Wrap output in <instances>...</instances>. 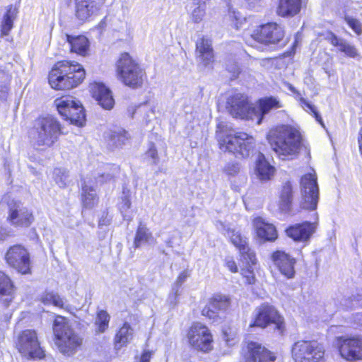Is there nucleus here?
Returning a JSON list of instances; mask_svg holds the SVG:
<instances>
[{"instance_id": "nucleus-3", "label": "nucleus", "mask_w": 362, "mask_h": 362, "mask_svg": "<svg viewBox=\"0 0 362 362\" xmlns=\"http://www.w3.org/2000/svg\"><path fill=\"white\" fill-rule=\"evenodd\" d=\"M61 134L59 122L52 116H47L39 117L35 121L29 136L34 147L45 149L52 146Z\"/></svg>"}, {"instance_id": "nucleus-7", "label": "nucleus", "mask_w": 362, "mask_h": 362, "mask_svg": "<svg viewBox=\"0 0 362 362\" xmlns=\"http://www.w3.org/2000/svg\"><path fill=\"white\" fill-rule=\"evenodd\" d=\"M54 104L59 115L64 119L78 127H83L85 124L86 115L79 100L67 95L56 99Z\"/></svg>"}, {"instance_id": "nucleus-17", "label": "nucleus", "mask_w": 362, "mask_h": 362, "mask_svg": "<svg viewBox=\"0 0 362 362\" xmlns=\"http://www.w3.org/2000/svg\"><path fill=\"white\" fill-rule=\"evenodd\" d=\"M230 306V299L223 295H215L209 301L208 304L202 311V315L212 320L213 322H218Z\"/></svg>"}, {"instance_id": "nucleus-5", "label": "nucleus", "mask_w": 362, "mask_h": 362, "mask_svg": "<svg viewBox=\"0 0 362 362\" xmlns=\"http://www.w3.org/2000/svg\"><path fill=\"white\" fill-rule=\"evenodd\" d=\"M53 332L56 344L60 352L68 356L74 354L83 342V339L71 328L68 320L57 316L54 321Z\"/></svg>"}, {"instance_id": "nucleus-50", "label": "nucleus", "mask_w": 362, "mask_h": 362, "mask_svg": "<svg viewBox=\"0 0 362 362\" xmlns=\"http://www.w3.org/2000/svg\"><path fill=\"white\" fill-rule=\"evenodd\" d=\"M241 273H242V275L244 276V278H245L246 282L248 284H255V277L253 270L251 269V267H248V268L246 269H243Z\"/></svg>"}, {"instance_id": "nucleus-57", "label": "nucleus", "mask_w": 362, "mask_h": 362, "mask_svg": "<svg viewBox=\"0 0 362 362\" xmlns=\"http://www.w3.org/2000/svg\"><path fill=\"white\" fill-rule=\"evenodd\" d=\"M151 353L149 351H145L141 356L140 362H149L151 358Z\"/></svg>"}, {"instance_id": "nucleus-34", "label": "nucleus", "mask_w": 362, "mask_h": 362, "mask_svg": "<svg viewBox=\"0 0 362 362\" xmlns=\"http://www.w3.org/2000/svg\"><path fill=\"white\" fill-rule=\"evenodd\" d=\"M279 199L280 209L285 211L289 210L293 200V187L289 181L284 184L280 192Z\"/></svg>"}, {"instance_id": "nucleus-46", "label": "nucleus", "mask_w": 362, "mask_h": 362, "mask_svg": "<svg viewBox=\"0 0 362 362\" xmlns=\"http://www.w3.org/2000/svg\"><path fill=\"white\" fill-rule=\"evenodd\" d=\"M240 170V167L237 163H228L224 168L223 172L229 177L236 176Z\"/></svg>"}, {"instance_id": "nucleus-25", "label": "nucleus", "mask_w": 362, "mask_h": 362, "mask_svg": "<svg viewBox=\"0 0 362 362\" xmlns=\"http://www.w3.org/2000/svg\"><path fill=\"white\" fill-rule=\"evenodd\" d=\"M275 265L281 273L288 279L293 278L295 274V259L282 251H276L272 255Z\"/></svg>"}, {"instance_id": "nucleus-62", "label": "nucleus", "mask_w": 362, "mask_h": 362, "mask_svg": "<svg viewBox=\"0 0 362 362\" xmlns=\"http://www.w3.org/2000/svg\"><path fill=\"white\" fill-rule=\"evenodd\" d=\"M99 224H100V225H101V224H105V223H102V221H100Z\"/></svg>"}, {"instance_id": "nucleus-43", "label": "nucleus", "mask_w": 362, "mask_h": 362, "mask_svg": "<svg viewBox=\"0 0 362 362\" xmlns=\"http://www.w3.org/2000/svg\"><path fill=\"white\" fill-rule=\"evenodd\" d=\"M300 106L307 112L310 111L315 115V117L317 122H319L322 125H323V122L321 116L316 111L315 107L307 101L305 98H300Z\"/></svg>"}, {"instance_id": "nucleus-30", "label": "nucleus", "mask_w": 362, "mask_h": 362, "mask_svg": "<svg viewBox=\"0 0 362 362\" xmlns=\"http://www.w3.org/2000/svg\"><path fill=\"white\" fill-rule=\"evenodd\" d=\"M301 0H279L276 13L281 17L293 16L299 13Z\"/></svg>"}, {"instance_id": "nucleus-28", "label": "nucleus", "mask_w": 362, "mask_h": 362, "mask_svg": "<svg viewBox=\"0 0 362 362\" xmlns=\"http://www.w3.org/2000/svg\"><path fill=\"white\" fill-rule=\"evenodd\" d=\"M66 41L71 52L81 56H86L89 49V42L83 35L73 36L66 34Z\"/></svg>"}, {"instance_id": "nucleus-37", "label": "nucleus", "mask_w": 362, "mask_h": 362, "mask_svg": "<svg viewBox=\"0 0 362 362\" xmlns=\"http://www.w3.org/2000/svg\"><path fill=\"white\" fill-rule=\"evenodd\" d=\"M16 10L13 8L12 6H10L6 13L4 16L3 21L1 25V36H5L8 34L10 30L13 28V22L16 16Z\"/></svg>"}, {"instance_id": "nucleus-12", "label": "nucleus", "mask_w": 362, "mask_h": 362, "mask_svg": "<svg viewBox=\"0 0 362 362\" xmlns=\"http://www.w3.org/2000/svg\"><path fill=\"white\" fill-rule=\"evenodd\" d=\"M284 37L283 28L275 23H269L255 30L250 35V40L262 44H276Z\"/></svg>"}, {"instance_id": "nucleus-10", "label": "nucleus", "mask_w": 362, "mask_h": 362, "mask_svg": "<svg viewBox=\"0 0 362 362\" xmlns=\"http://www.w3.org/2000/svg\"><path fill=\"white\" fill-rule=\"evenodd\" d=\"M189 344L195 349L209 352L213 349L214 339L210 329L204 325L193 324L187 333Z\"/></svg>"}, {"instance_id": "nucleus-35", "label": "nucleus", "mask_w": 362, "mask_h": 362, "mask_svg": "<svg viewBox=\"0 0 362 362\" xmlns=\"http://www.w3.org/2000/svg\"><path fill=\"white\" fill-rule=\"evenodd\" d=\"M154 241L155 240L149 230L145 226L140 224L137 228L134 241V247L139 248L143 243H151Z\"/></svg>"}, {"instance_id": "nucleus-44", "label": "nucleus", "mask_w": 362, "mask_h": 362, "mask_svg": "<svg viewBox=\"0 0 362 362\" xmlns=\"http://www.w3.org/2000/svg\"><path fill=\"white\" fill-rule=\"evenodd\" d=\"M205 15L204 1L197 6L192 12L191 18L194 23H199L202 21Z\"/></svg>"}, {"instance_id": "nucleus-29", "label": "nucleus", "mask_w": 362, "mask_h": 362, "mask_svg": "<svg viewBox=\"0 0 362 362\" xmlns=\"http://www.w3.org/2000/svg\"><path fill=\"white\" fill-rule=\"evenodd\" d=\"M275 168L265 159L264 156L259 153L256 160L255 175L262 181H268L274 176Z\"/></svg>"}, {"instance_id": "nucleus-11", "label": "nucleus", "mask_w": 362, "mask_h": 362, "mask_svg": "<svg viewBox=\"0 0 362 362\" xmlns=\"http://www.w3.org/2000/svg\"><path fill=\"white\" fill-rule=\"evenodd\" d=\"M16 347L19 352L28 358H42L45 354L40 346L37 333L34 330L26 329L18 337Z\"/></svg>"}, {"instance_id": "nucleus-13", "label": "nucleus", "mask_w": 362, "mask_h": 362, "mask_svg": "<svg viewBox=\"0 0 362 362\" xmlns=\"http://www.w3.org/2000/svg\"><path fill=\"white\" fill-rule=\"evenodd\" d=\"M270 324H274L277 329L282 331L283 318L276 310L269 304H262L255 309L254 324L251 326L264 328Z\"/></svg>"}, {"instance_id": "nucleus-20", "label": "nucleus", "mask_w": 362, "mask_h": 362, "mask_svg": "<svg viewBox=\"0 0 362 362\" xmlns=\"http://www.w3.org/2000/svg\"><path fill=\"white\" fill-rule=\"evenodd\" d=\"M315 221L313 223L304 222L300 224H296L291 226L286 230L288 236L291 238L295 241L305 242L307 241L312 234L315 232L317 221V213H315Z\"/></svg>"}, {"instance_id": "nucleus-15", "label": "nucleus", "mask_w": 362, "mask_h": 362, "mask_svg": "<svg viewBox=\"0 0 362 362\" xmlns=\"http://www.w3.org/2000/svg\"><path fill=\"white\" fill-rule=\"evenodd\" d=\"M6 263L22 274H28L30 271V257L27 250L21 245L9 247L5 255Z\"/></svg>"}, {"instance_id": "nucleus-26", "label": "nucleus", "mask_w": 362, "mask_h": 362, "mask_svg": "<svg viewBox=\"0 0 362 362\" xmlns=\"http://www.w3.org/2000/svg\"><path fill=\"white\" fill-rule=\"evenodd\" d=\"M325 38L331 45L338 47L339 51L344 53L346 56L350 58H356L359 55L358 51L354 45L344 39L338 37L332 32H327Z\"/></svg>"}, {"instance_id": "nucleus-19", "label": "nucleus", "mask_w": 362, "mask_h": 362, "mask_svg": "<svg viewBox=\"0 0 362 362\" xmlns=\"http://www.w3.org/2000/svg\"><path fill=\"white\" fill-rule=\"evenodd\" d=\"M7 219L13 226L28 227L33 222L34 216L21 202H11Z\"/></svg>"}, {"instance_id": "nucleus-52", "label": "nucleus", "mask_w": 362, "mask_h": 362, "mask_svg": "<svg viewBox=\"0 0 362 362\" xmlns=\"http://www.w3.org/2000/svg\"><path fill=\"white\" fill-rule=\"evenodd\" d=\"M180 296L179 288L173 287L172 293L169 295L168 300L171 305H176Z\"/></svg>"}, {"instance_id": "nucleus-8", "label": "nucleus", "mask_w": 362, "mask_h": 362, "mask_svg": "<svg viewBox=\"0 0 362 362\" xmlns=\"http://www.w3.org/2000/svg\"><path fill=\"white\" fill-rule=\"evenodd\" d=\"M301 199L300 206L302 209L315 211L319 202V187L315 172L308 173L302 176L300 182Z\"/></svg>"}, {"instance_id": "nucleus-36", "label": "nucleus", "mask_w": 362, "mask_h": 362, "mask_svg": "<svg viewBox=\"0 0 362 362\" xmlns=\"http://www.w3.org/2000/svg\"><path fill=\"white\" fill-rule=\"evenodd\" d=\"M110 315L106 310H99L97 311L95 320V332L102 334L106 332L109 327Z\"/></svg>"}, {"instance_id": "nucleus-9", "label": "nucleus", "mask_w": 362, "mask_h": 362, "mask_svg": "<svg viewBox=\"0 0 362 362\" xmlns=\"http://www.w3.org/2000/svg\"><path fill=\"white\" fill-rule=\"evenodd\" d=\"M295 362H324L325 349L315 341H298L292 348Z\"/></svg>"}, {"instance_id": "nucleus-23", "label": "nucleus", "mask_w": 362, "mask_h": 362, "mask_svg": "<svg viewBox=\"0 0 362 362\" xmlns=\"http://www.w3.org/2000/svg\"><path fill=\"white\" fill-rule=\"evenodd\" d=\"M90 91L93 97L104 109L110 110L113 107L115 100L111 91L103 83L94 82L91 83Z\"/></svg>"}, {"instance_id": "nucleus-24", "label": "nucleus", "mask_w": 362, "mask_h": 362, "mask_svg": "<svg viewBox=\"0 0 362 362\" xmlns=\"http://www.w3.org/2000/svg\"><path fill=\"white\" fill-rule=\"evenodd\" d=\"M280 101L274 97H268L259 100L257 106L253 107V120L260 124L264 116L272 110L281 107Z\"/></svg>"}, {"instance_id": "nucleus-14", "label": "nucleus", "mask_w": 362, "mask_h": 362, "mask_svg": "<svg viewBox=\"0 0 362 362\" xmlns=\"http://www.w3.org/2000/svg\"><path fill=\"white\" fill-rule=\"evenodd\" d=\"M337 345L344 359L350 362L362 361V338L339 337Z\"/></svg>"}, {"instance_id": "nucleus-22", "label": "nucleus", "mask_w": 362, "mask_h": 362, "mask_svg": "<svg viewBox=\"0 0 362 362\" xmlns=\"http://www.w3.org/2000/svg\"><path fill=\"white\" fill-rule=\"evenodd\" d=\"M196 58L203 66L207 67L214 61L211 41L207 37H201L196 42Z\"/></svg>"}, {"instance_id": "nucleus-42", "label": "nucleus", "mask_w": 362, "mask_h": 362, "mask_svg": "<svg viewBox=\"0 0 362 362\" xmlns=\"http://www.w3.org/2000/svg\"><path fill=\"white\" fill-rule=\"evenodd\" d=\"M228 16L231 21V25L236 30H238L245 23V18L238 11L230 9Z\"/></svg>"}, {"instance_id": "nucleus-6", "label": "nucleus", "mask_w": 362, "mask_h": 362, "mask_svg": "<svg viewBox=\"0 0 362 362\" xmlns=\"http://www.w3.org/2000/svg\"><path fill=\"white\" fill-rule=\"evenodd\" d=\"M117 73L119 79L132 88L141 86L146 78L144 71L127 52L122 54L117 60Z\"/></svg>"}, {"instance_id": "nucleus-18", "label": "nucleus", "mask_w": 362, "mask_h": 362, "mask_svg": "<svg viewBox=\"0 0 362 362\" xmlns=\"http://www.w3.org/2000/svg\"><path fill=\"white\" fill-rule=\"evenodd\" d=\"M228 109L230 114L236 118L253 120V106H251L247 98L238 93L228 100Z\"/></svg>"}, {"instance_id": "nucleus-2", "label": "nucleus", "mask_w": 362, "mask_h": 362, "mask_svg": "<svg viewBox=\"0 0 362 362\" xmlns=\"http://www.w3.org/2000/svg\"><path fill=\"white\" fill-rule=\"evenodd\" d=\"M85 78V70L78 63L58 62L49 74V83L56 90H69L76 87Z\"/></svg>"}, {"instance_id": "nucleus-58", "label": "nucleus", "mask_w": 362, "mask_h": 362, "mask_svg": "<svg viewBox=\"0 0 362 362\" xmlns=\"http://www.w3.org/2000/svg\"><path fill=\"white\" fill-rule=\"evenodd\" d=\"M6 87L5 86H1L0 87V98H3L6 92Z\"/></svg>"}, {"instance_id": "nucleus-27", "label": "nucleus", "mask_w": 362, "mask_h": 362, "mask_svg": "<svg viewBox=\"0 0 362 362\" xmlns=\"http://www.w3.org/2000/svg\"><path fill=\"white\" fill-rule=\"evenodd\" d=\"M253 226L257 235L262 240L272 241L277 237L275 227L261 217H257L253 220Z\"/></svg>"}, {"instance_id": "nucleus-41", "label": "nucleus", "mask_w": 362, "mask_h": 362, "mask_svg": "<svg viewBox=\"0 0 362 362\" xmlns=\"http://www.w3.org/2000/svg\"><path fill=\"white\" fill-rule=\"evenodd\" d=\"M110 137L112 144L118 146L124 144L125 141L129 139V134L123 129H119L117 132H112Z\"/></svg>"}, {"instance_id": "nucleus-53", "label": "nucleus", "mask_w": 362, "mask_h": 362, "mask_svg": "<svg viewBox=\"0 0 362 362\" xmlns=\"http://www.w3.org/2000/svg\"><path fill=\"white\" fill-rule=\"evenodd\" d=\"M146 156L148 157H150L153 163H157L158 161V156L157 150L156 149L155 146L153 145H151L150 148H148V151L146 152Z\"/></svg>"}, {"instance_id": "nucleus-4", "label": "nucleus", "mask_w": 362, "mask_h": 362, "mask_svg": "<svg viewBox=\"0 0 362 362\" xmlns=\"http://www.w3.org/2000/svg\"><path fill=\"white\" fill-rule=\"evenodd\" d=\"M221 150L233 153L236 157L247 158L253 153L255 139L245 132L216 133Z\"/></svg>"}, {"instance_id": "nucleus-31", "label": "nucleus", "mask_w": 362, "mask_h": 362, "mask_svg": "<svg viewBox=\"0 0 362 362\" xmlns=\"http://www.w3.org/2000/svg\"><path fill=\"white\" fill-rule=\"evenodd\" d=\"M216 226L220 230H226L228 237H229L230 242L239 250V251H245V246L247 245V240L245 237L243 236L239 231L235 230L226 229L224 223L220 221H216Z\"/></svg>"}, {"instance_id": "nucleus-51", "label": "nucleus", "mask_w": 362, "mask_h": 362, "mask_svg": "<svg viewBox=\"0 0 362 362\" xmlns=\"http://www.w3.org/2000/svg\"><path fill=\"white\" fill-rule=\"evenodd\" d=\"M189 276V272L187 270L182 271L177 276L173 287L178 288L180 289L182 284L186 281V279Z\"/></svg>"}, {"instance_id": "nucleus-21", "label": "nucleus", "mask_w": 362, "mask_h": 362, "mask_svg": "<svg viewBox=\"0 0 362 362\" xmlns=\"http://www.w3.org/2000/svg\"><path fill=\"white\" fill-rule=\"evenodd\" d=\"M246 362H274L276 356L257 342H250L245 355Z\"/></svg>"}, {"instance_id": "nucleus-54", "label": "nucleus", "mask_w": 362, "mask_h": 362, "mask_svg": "<svg viewBox=\"0 0 362 362\" xmlns=\"http://www.w3.org/2000/svg\"><path fill=\"white\" fill-rule=\"evenodd\" d=\"M227 69L229 72L232 73L233 77H236L240 73V69L238 66L234 63L231 65H227Z\"/></svg>"}, {"instance_id": "nucleus-45", "label": "nucleus", "mask_w": 362, "mask_h": 362, "mask_svg": "<svg viewBox=\"0 0 362 362\" xmlns=\"http://www.w3.org/2000/svg\"><path fill=\"white\" fill-rule=\"evenodd\" d=\"M241 257L244 262L251 267L256 263V257L255 253L249 248L248 245L245 246V251H240Z\"/></svg>"}, {"instance_id": "nucleus-32", "label": "nucleus", "mask_w": 362, "mask_h": 362, "mask_svg": "<svg viewBox=\"0 0 362 362\" xmlns=\"http://www.w3.org/2000/svg\"><path fill=\"white\" fill-rule=\"evenodd\" d=\"M134 337V329L131 325L124 322L115 334L114 342L115 349H119L127 346Z\"/></svg>"}, {"instance_id": "nucleus-49", "label": "nucleus", "mask_w": 362, "mask_h": 362, "mask_svg": "<svg viewBox=\"0 0 362 362\" xmlns=\"http://www.w3.org/2000/svg\"><path fill=\"white\" fill-rule=\"evenodd\" d=\"M131 202L128 197L124 196L122 198L120 203L119 204V209L124 218L127 216V211L130 209Z\"/></svg>"}, {"instance_id": "nucleus-33", "label": "nucleus", "mask_w": 362, "mask_h": 362, "mask_svg": "<svg viewBox=\"0 0 362 362\" xmlns=\"http://www.w3.org/2000/svg\"><path fill=\"white\" fill-rule=\"evenodd\" d=\"M13 285L10 278L0 271V300L6 305L11 300Z\"/></svg>"}, {"instance_id": "nucleus-55", "label": "nucleus", "mask_w": 362, "mask_h": 362, "mask_svg": "<svg viewBox=\"0 0 362 362\" xmlns=\"http://www.w3.org/2000/svg\"><path fill=\"white\" fill-rule=\"evenodd\" d=\"M226 266L228 269L233 273H236L238 272V267L234 260L231 259H228L226 260Z\"/></svg>"}, {"instance_id": "nucleus-48", "label": "nucleus", "mask_w": 362, "mask_h": 362, "mask_svg": "<svg viewBox=\"0 0 362 362\" xmlns=\"http://www.w3.org/2000/svg\"><path fill=\"white\" fill-rule=\"evenodd\" d=\"M236 334L230 329L223 331V339L228 346H233L236 342Z\"/></svg>"}, {"instance_id": "nucleus-39", "label": "nucleus", "mask_w": 362, "mask_h": 362, "mask_svg": "<svg viewBox=\"0 0 362 362\" xmlns=\"http://www.w3.org/2000/svg\"><path fill=\"white\" fill-rule=\"evenodd\" d=\"M41 300L45 305H53L58 308H64V300L57 293L45 292L41 296Z\"/></svg>"}, {"instance_id": "nucleus-40", "label": "nucleus", "mask_w": 362, "mask_h": 362, "mask_svg": "<svg viewBox=\"0 0 362 362\" xmlns=\"http://www.w3.org/2000/svg\"><path fill=\"white\" fill-rule=\"evenodd\" d=\"M53 179L59 187L64 188L69 182L68 172L64 168H55L53 171Z\"/></svg>"}, {"instance_id": "nucleus-38", "label": "nucleus", "mask_w": 362, "mask_h": 362, "mask_svg": "<svg viewBox=\"0 0 362 362\" xmlns=\"http://www.w3.org/2000/svg\"><path fill=\"white\" fill-rule=\"evenodd\" d=\"M81 195L83 204L87 208H91L97 202L95 189L92 187L88 186L86 184L82 187Z\"/></svg>"}, {"instance_id": "nucleus-61", "label": "nucleus", "mask_w": 362, "mask_h": 362, "mask_svg": "<svg viewBox=\"0 0 362 362\" xmlns=\"http://www.w3.org/2000/svg\"><path fill=\"white\" fill-rule=\"evenodd\" d=\"M247 42L250 43V45L252 47L255 46V45H253L252 42H250V40H247Z\"/></svg>"}, {"instance_id": "nucleus-47", "label": "nucleus", "mask_w": 362, "mask_h": 362, "mask_svg": "<svg viewBox=\"0 0 362 362\" xmlns=\"http://www.w3.org/2000/svg\"><path fill=\"white\" fill-rule=\"evenodd\" d=\"M345 21L349 27L357 34L360 35L362 33L361 24L359 21L350 16L345 17Z\"/></svg>"}, {"instance_id": "nucleus-16", "label": "nucleus", "mask_w": 362, "mask_h": 362, "mask_svg": "<svg viewBox=\"0 0 362 362\" xmlns=\"http://www.w3.org/2000/svg\"><path fill=\"white\" fill-rule=\"evenodd\" d=\"M103 7V3L100 0H74V16L83 23L98 16Z\"/></svg>"}, {"instance_id": "nucleus-59", "label": "nucleus", "mask_w": 362, "mask_h": 362, "mask_svg": "<svg viewBox=\"0 0 362 362\" xmlns=\"http://www.w3.org/2000/svg\"><path fill=\"white\" fill-rule=\"evenodd\" d=\"M358 144H359L360 152L362 155V134L360 135V136L358 138Z\"/></svg>"}, {"instance_id": "nucleus-60", "label": "nucleus", "mask_w": 362, "mask_h": 362, "mask_svg": "<svg viewBox=\"0 0 362 362\" xmlns=\"http://www.w3.org/2000/svg\"><path fill=\"white\" fill-rule=\"evenodd\" d=\"M286 86L288 87V88L292 91L293 93H296V90L295 89V88L290 83H286Z\"/></svg>"}, {"instance_id": "nucleus-56", "label": "nucleus", "mask_w": 362, "mask_h": 362, "mask_svg": "<svg viewBox=\"0 0 362 362\" xmlns=\"http://www.w3.org/2000/svg\"><path fill=\"white\" fill-rule=\"evenodd\" d=\"M10 230L0 226V240H4L11 235Z\"/></svg>"}, {"instance_id": "nucleus-1", "label": "nucleus", "mask_w": 362, "mask_h": 362, "mask_svg": "<svg viewBox=\"0 0 362 362\" xmlns=\"http://www.w3.org/2000/svg\"><path fill=\"white\" fill-rule=\"evenodd\" d=\"M267 139L276 155L283 160L296 159L303 146L300 132L291 125L271 129L267 134Z\"/></svg>"}]
</instances>
